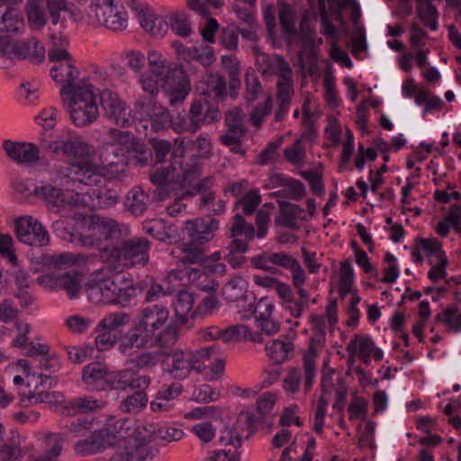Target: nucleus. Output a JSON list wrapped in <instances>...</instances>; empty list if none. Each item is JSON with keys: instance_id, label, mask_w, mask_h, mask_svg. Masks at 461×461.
I'll return each mask as SVG.
<instances>
[{"instance_id": "obj_1", "label": "nucleus", "mask_w": 461, "mask_h": 461, "mask_svg": "<svg viewBox=\"0 0 461 461\" xmlns=\"http://www.w3.org/2000/svg\"><path fill=\"white\" fill-rule=\"evenodd\" d=\"M53 24L63 23L68 17L97 28L104 26L113 32L128 26V13L122 2H47Z\"/></svg>"}, {"instance_id": "obj_2", "label": "nucleus", "mask_w": 461, "mask_h": 461, "mask_svg": "<svg viewBox=\"0 0 461 461\" xmlns=\"http://www.w3.org/2000/svg\"><path fill=\"white\" fill-rule=\"evenodd\" d=\"M262 76H276L275 122H281L287 114L295 95L294 71L289 62L278 54L271 55V59L260 68Z\"/></svg>"}, {"instance_id": "obj_3", "label": "nucleus", "mask_w": 461, "mask_h": 461, "mask_svg": "<svg viewBox=\"0 0 461 461\" xmlns=\"http://www.w3.org/2000/svg\"><path fill=\"white\" fill-rule=\"evenodd\" d=\"M262 76H276L275 122H281L287 114L295 95L294 71L289 62L278 54L271 55V59L260 68Z\"/></svg>"}, {"instance_id": "obj_4", "label": "nucleus", "mask_w": 461, "mask_h": 461, "mask_svg": "<svg viewBox=\"0 0 461 461\" xmlns=\"http://www.w3.org/2000/svg\"><path fill=\"white\" fill-rule=\"evenodd\" d=\"M86 294L95 304H119L126 307L135 294L132 281L124 276L95 278L86 285Z\"/></svg>"}, {"instance_id": "obj_5", "label": "nucleus", "mask_w": 461, "mask_h": 461, "mask_svg": "<svg viewBox=\"0 0 461 461\" xmlns=\"http://www.w3.org/2000/svg\"><path fill=\"white\" fill-rule=\"evenodd\" d=\"M49 59L54 62L50 68V76L61 86L60 98L80 90L83 86L92 85L86 77H79L80 71L67 50L52 49L49 51Z\"/></svg>"}, {"instance_id": "obj_6", "label": "nucleus", "mask_w": 461, "mask_h": 461, "mask_svg": "<svg viewBox=\"0 0 461 461\" xmlns=\"http://www.w3.org/2000/svg\"><path fill=\"white\" fill-rule=\"evenodd\" d=\"M150 241L145 237H133L122 240L117 245L107 246L101 249V258L111 264L118 263L123 267H144L149 260Z\"/></svg>"}, {"instance_id": "obj_7", "label": "nucleus", "mask_w": 461, "mask_h": 461, "mask_svg": "<svg viewBox=\"0 0 461 461\" xmlns=\"http://www.w3.org/2000/svg\"><path fill=\"white\" fill-rule=\"evenodd\" d=\"M169 312L163 304L149 305L140 310L135 321L155 337V344L159 348H167L178 339L179 328L176 324H168Z\"/></svg>"}, {"instance_id": "obj_8", "label": "nucleus", "mask_w": 461, "mask_h": 461, "mask_svg": "<svg viewBox=\"0 0 461 461\" xmlns=\"http://www.w3.org/2000/svg\"><path fill=\"white\" fill-rule=\"evenodd\" d=\"M61 101L72 122L77 127L88 126L99 117L93 85L83 86L80 90L62 97Z\"/></svg>"}, {"instance_id": "obj_9", "label": "nucleus", "mask_w": 461, "mask_h": 461, "mask_svg": "<svg viewBox=\"0 0 461 461\" xmlns=\"http://www.w3.org/2000/svg\"><path fill=\"white\" fill-rule=\"evenodd\" d=\"M214 351V346L202 348L195 351L176 349L164 355L167 357L168 374L179 380L185 379L192 371L201 373L205 369V361Z\"/></svg>"}, {"instance_id": "obj_10", "label": "nucleus", "mask_w": 461, "mask_h": 461, "mask_svg": "<svg viewBox=\"0 0 461 461\" xmlns=\"http://www.w3.org/2000/svg\"><path fill=\"white\" fill-rule=\"evenodd\" d=\"M316 348L311 346L303 357V368H288L283 379V389L286 394L294 396L299 393L303 380L304 393H310L316 377Z\"/></svg>"}, {"instance_id": "obj_11", "label": "nucleus", "mask_w": 461, "mask_h": 461, "mask_svg": "<svg viewBox=\"0 0 461 461\" xmlns=\"http://www.w3.org/2000/svg\"><path fill=\"white\" fill-rule=\"evenodd\" d=\"M56 180L84 185H96L102 181L100 166L89 158L76 159L55 168Z\"/></svg>"}, {"instance_id": "obj_12", "label": "nucleus", "mask_w": 461, "mask_h": 461, "mask_svg": "<svg viewBox=\"0 0 461 461\" xmlns=\"http://www.w3.org/2000/svg\"><path fill=\"white\" fill-rule=\"evenodd\" d=\"M219 119L220 111L217 108L207 105L204 110V104L197 100L192 104L186 117L177 115L172 118L170 127L179 134L195 133L203 124H211Z\"/></svg>"}, {"instance_id": "obj_13", "label": "nucleus", "mask_w": 461, "mask_h": 461, "mask_svg": "<svg viewBox=\"0 0 461 461\" xmlns=\"http://www.w3.org/2000/svg\"><path fill=\"white\" fill-rule=\"evenodd\" d=\"M108 141L105 146H122L125 154L130 153L135 165H148L151 152L149 149L130 131L110 129L107 131Z\"/></svg>"}, {"instance_id": "obj_14", "label": "nucleus", "mask_w": 461, "mask_h": 461, "mask_svg": "<svg viewBox=\"0 0 461 461\" xmlns=\"http://www.w3.org/2000/svg\"><path fill=\"white\" fill-rule=\"evenodd\" d=\"M134 109L140 120H149L151 128L156 131L170 126L172 118L169 112L151 97H139Z\"/></svg>"}, {"instance_id": "obj_15", "label": "nucleus", "mask_w": 461, "mask_h": 461, "mask_svg": "<svg viewBox=\"0 0 461 461\" xmlns=\"http://www.w3.org/2000/svg\"><path fill=\"white\" fill-rule=\"evenodd\" d=\"M17 239L28 245L42 247L50 243V235L41 223L32 216L20 217L15 221Z\"/></svg>"}, {"instance_id": "obj_16", "label": "nucleus", "mask_w": 461, "mask_h": 461, "mask_svg": "<svg viewBox=\"0 0 461 461\" xmlns=\"http://www.w3.org/2000/svg\"><path fill=\"white\" fill-rule=\"evenodd\" d=\"M152 343H155V337L138 321H134L131 327L122 334L118 343V350L124 356H131L134 350L144 349Z\"/></svg>"}, {"instance_id": "obj_17", "label": "nucleus", "mask_w": 461, "mask_h": 461, "mask_svg": "<svg viewBox=\"0 0 461 461\" xmlns=\"http://www.w3.org/2000/svg\"><path fill=\"white\" fill-rule=\"evenodd\" d=\"M101 105L107 118L121 127L131 124V109L120 96L109 89H104L100 95Z\"/></svg>"}, {"instance_id": "obj_18", "label": "nucleus", "mask_w": 461, "mask_h": 461, "mask_svg": "<svg viewBox=\"0 0 461 461\" xmlns=\"http://www.w3.org/2000/svg\"><path fill=\"white\" fill-rule=\"evenodd\" d=\"M87 229L105 240H118L123 232L128 230V227L122 223L118 222L116 220L100 216L97 214H91L84 217Z\"/></svg>"}, {"instance_id": "obj_19", "label": "nucleus", "mask_w": 461, "mask_h": 461, "mask_svg": "<svg viewBox=\"0 0 461 461\" xmlns=\"http://www.w3.org/2000/svg\"><path fill=\"white\" fill-rule=\"evenodd\" d=\"M150 381L149 375H139L131 367L116 372L110 371L107 390L147 389Z\"/></svg>"}, {"instance_id": "obj_20", "label": "nucleus", "mask_w": 461, "mask_h": 461, "mask_svg": "<svg viewBox=\"0 0 461 461\" xmlns=\"http://www.w3.org/2000/svg\"><path fill=\"white\" fill-rule=\"evenodd\" d=\"M347 352L349 354L348 362L353 363L356 356L366 365H368L373 356L375 361L383 359V351L375 348L373 339L368 335L355 334L354 338L346 347Z\"/></svg>"}, {"instance_id": "obj_21", "label": "nucleus", "mask_w": 461, "mask_h": 461, "mask_svg": "<svg viewBox=\"0 0 461 461\" xmlns=\"http://www.w3.org/2000/svg\"><path fill=\"white\" fill-rule=\"evenodd\" d=\"M135 13L140 26L155 37H162L167 29V23L161 16L157 15L146 4L142 2H127Z\"/></svg>"}, {"instance_id": "obj_22", "label": "nucleus", "mask_w": 461, "mask_h": 461, "mask_svg": "<svg viewBox=\"0 0 461 461\" xmlns=\"http://www.w3.org/2000/svg\"><path fill=\"white\" fill-rule=\"evenodd\" d=\"M111 158L108 156L102 155L103 166L100 167L102 179L104 177L109 180H123L128 174L129 158L126 156L122 146H113Z\"/></svg>"}, {"instance_id": "obj_23", "label": "nucleus", "mask_w": 461, "mask_h": 461, "mask_svg": "<svg viewBox=\"0 0 461 461\" xmlns=\"http://www.w3.org/2000/svg\"><path fill=\"white\" fill-rule=\"evenodd\" d=\"M267 189L283 187L282 190L275 192V197H285L293 200L302 199L305 194V187L299 180L286 177L280 173H271L265 185Z\"/></svg>"}, {"instance_id": "obj_24", "label": "nucleus", "mask_w": 461, "mask_h": 461, "mask_svg": "<svg viewBox=\"0 0 461 461\" xmlns=\"http://www.w3.org/2000/svg\"><path fill=\"white\" fill-rule=\"evenodd\" d=\"M9 59H28L32 63H41L45 59V48L35 38L25 41H14L10 39Z\"/></svg>"}, {"instance_id": "obj_25", "label": "nucleus", "mask_w": 461, "mask_h": 461, "mask_svg": "<svg viewBox=\"0 0 461 461\" xmlns=\"http://www.w3.org/2000/svg\"><path fill=\"white\" fill-rule=\"evenodd\" d=\"M109 367L100 362H91L82 370V382L90 391H107Z\"/></svg>"}, {"instance_id": "obj_26", "label": "nucleus", "mask_w": 461, "mask_h": 461, "mask_svg": "<svg viewBox=\"0 0 461 461\" xmlns=\"http://www.w3.org/2000/svg\"><path fill=\"white\" fill-rule=\"evenodd\" d=\"M158 453L157 447L140 444L138 440H130L124 447H120L110 461H145L154 458Z\"/></svg>"}, {"instance_id": "obj_27", "label": "nucleus", "mask_w": 461, "mask_h": 461, "mask_svg": "<svg viewBox=\"0 0 461 461\" xmlns=\"http://www.w3.org/2000/svg\"><path fill=\"white\" fill-rule=\"evenodd\" d=\"M178 165V168L181 170V177L184 185H192V191H188L187 194L189 195H194L196 194L202 193L203 190L208 187V185L211 183L209 178H203L201 181H198L202 175L201 166L198 163V159L196 158H192L190 162L183 164L182 161H176Z\"/></svg>"}, {"instance_id": "obj_28", "label": "nucleus", "mask_w": 461, "mask_h": 461, "mask_svg": "<svg viewBox=\"0 0 461 461\" xmlns=\"http://www.w3.org/2000/svg\"><path fill=\"white\" fill-rule=\"evenodd\" d=\"M3 149L10 158L19 164L35 163L40 158L39 148L32 143L6 140L3 142Z\"/></svg>"}, {"instance_id": "obj_29", "label": "nucleus", "mask_w": 461, "mask_h": 461, "mask_svg": "<svg viewBox=\"0 0 461 461\" xmlns=\"http://www.w3.org/2000/svg\"><path fill=\"white\" fill-rule=\"evenodd\" d=\"M227 131L220 137L221 144H231L237 139H243L246 133L244 114L239 108H233L225 114Z\"/></svg>"}, {"instance_id": "obj_30", "label": "nucleus", "mask_w": 461, "mask_h": 461, "mask_svg": "<svg viewBox=\"0 0 461 461\" xmlns=\"http://www.w3.org/2000/svg\"><path fill=\"white\" fill-rule=\"evenodd\" d=\"M55 153H62L76 159L85 158L90 152V146L79 136H72L68 140H58L50 144Z\"/></svg>"}, {"instance_id": "obj_31", "label": "nucleus", "mask_w": 461, "mask_h": 461, "mask_svg": "<svg viewBox=\"0 0 461 461\" xmlns=\"http://www.w3.org/2000/svg\"><path fill=\"white\" fill-rule=\"evenodd\" d=\"M188 224L190 225L189 236L192 241L199 244L210 241L219 229V221L211 217L198 218Z\"/></svg>"}, {"instance_id": "obj_32", "label": "nucleus", "mask_w": 461, "mask_h": 461, "mask_svg": "<svg viewBox=\"0 0 461 461\" xmlns=\"http://www.w3.org/2000/svg\"><path fill=\"white\" fill-rule=\"evenodd\" d=\"M37 199L44 202L48 210L53 212H61L67 203L62 189L46 183L39 185Z\"/></svg>"}, {"instance_id": "obj_33", "label": "nucleus", "mask_w": 461, "mask_h": 461, "mask_svg": "<svg viewBox=\"0 0 461 461\" xmlns=\"http://www.w3.org/2000/svg\"><path fill=\"white\" fill-rule=\"evenodd\" d=\"M306 279L305 271L292 277V284L299 295V299L294 298V302L291 307L288 306V312L294 318H300L303 312L309 307L310 294L303 287Z\"/></svg>"}, {"instance_id": "obj_34", "label": "nucleus", "mask_w": 461, "mask_h": 461, "mask_svg": "<svg viewBox=\"0 0 461 461\" xmlns=\"http://www.w3.org/2000/svg\"><path fill=\"white\" fill-rule=\"evenodd\" d=\"M19 365L23 367L25 371H28L33 366H39L41 370H45L49 375L40 374L41 384H43L44 380L50 379V375L57 372L59 369V358L55 355H43L40 357L34 358L31 361L19 360ZM30 374L28 373L27 378L29 379Z\"/></svg>"}, {"instance_id": "obj_35", "label": "nucleus", "mask_w": 461, "mask_h": 461, "mask_svg": "<svg viewBox=\"0 0 461 461\" xmlns=\"http://www.w3.org/2000/svg\"><path fill=\"white\" fill-rule=\"evenodd\" d=\"M106 405L103 399H95L93 396L74 398L63 408V414L71 416L77 413H88L101 410Z\"/></svg>"}, {"instance_id": "obj_36", "label": "nucleus", "mask_w": 461, "mask_h": 461, "mask_svg": "<svg viewBox=\"0 0 461 461\" xmlns=\"http://www.w3.org/2000/svg\"><path fill=\"white\" fill-rule=\"evenodd\" d=\"M163 356L164 352L161 351L142 350L135 355L129 356L126 364L136 371H149L158 365Z\"/></svg>"}, {"instance_id": "obj_37", "label": "nucleus", "mask_w": 461, "mask_h": 461, "mask_svg": "<svg viewBox=\"0 0 461 461\" xmlns=\"http://www.w3.org/2000/svg\"><path fill=\"white\" fill-rule=\"evenodd\" d=\"M149 195L140 186H133L126 194L125 207L134 216H141L148 209Z\"/></svg>"}, {"instance_id": "obj_38", "label": "nucleus", "mask_w": 461, "mask_h": 461, "mask_svg": "<svg viewBox=\"0 0 461 461\" xmlns=\"http://www.w3.org/2000/svg\"><path fill=\"white\" fill-rule=\"evenodd\" d=\"M194 298L193 294L186 291H180L175 302L173 303L176 323L178 326L185 325L189 315L192 317V309L194 307Z\"/></svg>"}, {"instance_id": "obj_39", "label": "nucleus", "mask_w": 461, "mask_h": 461, "mask_svg": "<svg viewBox=\"0 0 461 461\" xmlns=\"http://www.w3.org/2000/svg\"><path fill=\"white\" fill-rule=\"evenodd\" d=\"M265 349L270 360L276 365H280L291 358L294 344L290 341L273 339L266 344Z\"/></svg>"}, {"instance_id": "obj_40", "label": "nucleus", "mask_w": 461, "mask_h": 461, "mask_svg": "<svg viewBox=\"0 0 461 461\" xmlns=\"http://www.w3.org/2000/svg\"><path fill=\"white\" fill-rule=\"evenodd\" d=\"M86 257L81 254L60 253V254H43L41 257V264L46 268H62L68 265H73L79 261H85Z\"/></svg>"}, {"instance_id": "obj_41", "label": "nucleus", "mask_w": 461, "mask_h": 461, "mask_svg": "<svg viewBox=\"0 0 461 461\" xmlns=\"http://www.w3.org/2000/svg\"><path fill=\"white\" fill-rule=\"evenodd\" d=\"M38 384L33 391L29 390L20 393V402L23 406L38 403H54L59 401L61 394L59 392L39 391Z\"/></svg>"}, {"instance_id": "obj_42", "label": "nucleus", "mask_w": 461, "mask_h": 461, "mask_svg": "<svg viewBox=\"0 0 461 461\" xmlns=\"http://www.w3.org/2000/svg\"><path fill=\"white\" fill-rule=\"evenodd\" d=\"M46 9L50 11L47 2H29L26 7L27 20L32 29H41L47 21ZM50 14V12H49Z\"/></svg>"}, {"instance_id": "obj_43", "label": "nucleus", "mask_w": 461, "mask_h": 461, "mask_svg": "<svg viewBox=\"0 0 461 461\" xmlns=\"http://www.w3.org/2000/svg\"><path fill=\"white\" fill-rule=\"evenodd\" d=\"M184 432L182 429L171 427H161L158 429H153L149 435L148 438L144 436L143 438H136L133 440H138L140 444L145 443L148 447H151V443L157 440L176 441L183 438ZM152 447H154L152 446Z\"/></svg>"}, {"instance_id": "obj_44", "label": "nucleus", "mask_w": 461, "mask_h": 461, "mask_svg": "<svg viewBox=\"0 0 461 461\" xmlns=\"http://www.w3.org/2000/svg\"><path fill=\"white\" fill-rule=\"evenodd\" d=\"M64 437L61 433H49L45 438V453L40 456L33 457L30 461H55L60 455Z\"/></svg>"}, {"instance_id": "obj_45", "label": "nucleus", "mask_w": 461, "mask_h": 461, "mask_svg": "<svg viewBox=\"0 0 461 461\" xmlns=\"http://www.w3.org/2000/svg\"><path fill=\"white\" fill-rule=\"evenodd\" d=\"M248 289V282L241 276H232L221 289L223 298L228 302H237Z\"/></svg>"}, {"instance_id": "obj_46", "label": "nucleus", "mask_w": 461, "mask_h": 461, "mask_svg": "<svg viewBox=\"0 0 461 461\" xmlns=\"http://www.w3.org/2000/svg\"><path fill=\"white\" fill-rule=\"evenodd\" d=\"M25 27L23 14L16 8L7 7L2 14V32L18 33L23 31Z\"/></svg>"}, {"instance_id": "obj_47", "label": "nucleus", "mask_w": 461, "mask_h": 461, "mask_svg": "<svg viewBox=\"0 0 461 461\" xmlns=\"http://www.w3.org/2000/svg\"><path fill=\"white\" fill-rule=\"evenodd\" d=\"M59 289L64 290L70 298H77L81 289V275L73 270L59 276Z\"/></svg>"}, {"instance_id": "obj_48", "label": "nucleus", "mask_w": 461, "mask_h": 461, "mask_svg": "<svg viewBox=\"0 0 461 461\" xmlns=\"http://www.w3.org/2000/svg\"><path fill=\"white\" fill-rule=\"evenodd\" d=\"M136 392L124 398L120 404V410L125 413H138L148 403L146 389H135Z\"/></svg>"}, {"instance_id": "obj_49", "label": "nucleus", "mask_w": 461, "mask_h": 461, "mask_svg": "<svg viewBox=\"0 0 461 461\" xmlns=\"http://www.w3.org/2000/svg\"><path fill=\"white\" fill-rule=\"evenodd\" d=\"M280 213L282 217V224L293 230H298L299 224L297 220L300 218L303 209L297 204L290 202H278Z\"/></svg>"}, {"instance_id": "obj_50", "label": "nucleus", "mask_w": 461, "mask_h": 461, "mask_svg": "<svg viewBox=\"0 0 461 461\" xmlns=\"http://www.w3.org/2000/svg\"><path fill=\"white\" fill-rule=\"evenodd\" d=\"M104 447V437L98 431H94L85 439L79 440L75 445L77 454L86 456L99 452Z\"/></svg>"}, {"instance_id": "obj_51", "label": "nucleus", "mask_w": 461, "mask_h": 461, "mask_svg": "<svg viewBox=\"0 0 461 461\" xmlns=\"http://www.w3.org/2000/svg\"><path fill=\"white\" fill-rule=\"evenodd\" d=\"M279 23L283 32L289 37L295 36L296 31V14L290 5L283 2L279 6Z\"/></svg>"}, {"instance_id": "obj_52", "label": "nucleus", "mask_w": 461, "mask_h": 461, "mask_svg": "<svg viewBox=\"0 0 461 461\" xmlns=\"http://www.w3.org/2000/svg\"><path fill=\"white\" fill-rule=\"evenodd\" d=\"M171 30L180 37H187L192 32L191 22L184 13L172 12L167 16Z\"/></svg>"}, {"instance_id": "obj_53", "label": "nucleus", "mask_w": 461, "mask_h": 461, "mask_svg": "<svg viewBox=\"0 0 461 461\" xmlns=\"http://www.w3.org/2000/svg\"><path fill=\"white\" fill-rule=\"evenodd\" d=\"M417 14L424 26L429 27L431 31L438 29V12L431 2H418Z\"/></svg>"}, {"instance_id": "obj_54", "label": "nucleus", "mask_w": 461, "mask_h": 461, "mask_svg": "<svg viewBox=\"0 0 461 461\" xmlns=\"http://www.w3.org/2000/svg\"><path fill=\"white\" fill-rule=\"evenodd\" d=\"M176 177H180V173L177 172L176 161L169 167H158L149 176L150 181L158 186H165Z\"/></svg>"}, {"instance_id": "obj_55", "label": "nucleus", "mask_w": 461, "mask_h": 461, "mask_svg": "<svg viewBox=\"0 0 461 461\" xmlns=\"http://www.w3.org/2000/svg\"><path fill=\"white\" fill-rule=\"evenodd\" d=\"M437 321L444 323L449 330L461 331V313L456 305L447 307L443 312L438 313L435 317Z\"/></svg>"}, {"instance_id": "obj_56", "label": "nucleus", "mask_w": 461, "mask_h": 461, "mask_svg": "<svg viewBox=\"0 0 461 461\" xmlns=\"http://www.w3.org/2000/svg\"><path fill=\"white\" fill-rule=\"evenodd\" d=\"M130 321V315L122 312H111L105 315L96 325L95 331L100 332L102 330H108L110 331L123 326Z\"/></svg>"}, {"instance_id": "obj_57", "label": "nucleus", "mask_w": 461, "mask_h": 461, "mask_svg": "<svg viewBox=\"0 0 461 461\" xmlns=\"http://www.w3.org/2000/svg\"><path fill=\"white\" fill-rule=\"evenodd\" d=\"M13 188L21 201L37 199L39 185L29 179H17L13 183Z\"/></svg>"}, {"instance_id": "obj_58", "label": "nucleus", "mask_w": 461, "mask_h": 461, "mask_svg": "<svg viewBox=\"0 0 461 461\" xmlns=\"http://www.w3.org/2000/svg\"><path fill=\"white\" fill-rule=\"evenodd\" d=\"M205 259V255L202 248L191 243L183 244L179 260L184 264H200Z\"/></svg>"}, {"instance_id": "obj_59", "label": "nucleus", "mask_w": 461, "mask_h": 461, "mask_svg": "<svg viewBox=\"0 0 461 461\" xmlns=\"http://www.w3.org/2000/svg\"><path fill=\"white\" fill-rule=\"evenodd\" d=\"M206 90L203 93L213 95L217 98H222L227 94L226 79L220 74H209L205 79Z\"/></svg>"}, {"instance_id": "obj_60", "label": "nucleus", "mask_w": 461, "mask_h": 461, "mask_svg": "<svg viewBox=\"0 0 461 461\" xmlns=\"http://www.w3.org/2000/svg\"><path fill=\"white\" fill-rule=\"evenodd\" d=\"M230 231V238L244 235L247 240H251L255 236L254 227L251 224H248L246 220L240 213L234 215Z\"/></svg>"}, {"instance_id": "obj_61", "label": "nucleus", "mask_w": 461, "mask_h": 461, "mask_svg": "<svg viewBox=\"0 0 461 461\" xmlns=\"http://www.w3.org/2000/svg\"><path fill=\"white\" fill-rule=\"evenodd\" d=\"M274 255L275 267H279L285 270H289L292 273V277L304 271L300 262L291 255L285 252H274Z\"/></svg>"}, {"instance_id": "obj_62", "label": "nucleus", "mask_w": 461, "mask_h": 461, "mask_svg": "<svg viewBox=\"0 0 461 461\" xmlns=\"http://www.w3.org/2000/svg\"><path fill=\"white\" fill-rule=\"evenodd\" d=\"M261 203V196L259 192L256 189H252L246 193L236 202V207L241 208L242 212L246 215L252 214L256 208Z\"/></svg>"}, {"instance_id": "obj_63", "label": "nucleus", "mask_w": 461, "mask_h": 461, "mask_svg": "<svg viewBox=\"0 0 461 461\" xmlns=\"http://www.w3.org/2000/svg\"><path fill=\"white\" fill-rule=\"evenodd\" d=\"M219 308V300L213 294H207L192 312V319L212 314Z\"/></svg>"}, {"instance_id": "obj_64", "label": "nucleus", "mask_w": 461, "mask_h": 461, "mask_svg": "<svg viewBox=\"0 0 461 461\" xmlns=\"http://www.w3.org/2000/svg\"><path fill=\"white\" fill-rule=\"evenodd\" d=\"M273 98L268 95L263 104H258L250 113V119L254 126H260L264 119L272 113Z\"/></svg>"}]
</instances>
